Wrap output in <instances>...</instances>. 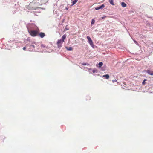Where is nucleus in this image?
<instances>
[{
  "instance_id": "obj_1",
  "label": "nucleus",
  "mask_w": 153,
  "mask_h": 153,
  "mask_svg": "<svg viewBox=\"0 0 153 153\" xmlns=\"http://www.w3.org/2000/svg\"><path fill=\"white\" fill-rule=\"evenodd\" d=\"M41 5L42 4L39 2V0H34L32 2L29 4L27 7V8L30 10H35L38 8H40L38 7Z\"/></svg>"
},
{
  "instance_id": "obj_2",
  "label": "nucleus",
  "mask_w": 153,
  "mask_h": 153,
  "mask_svg": "<svg viewBox=\"0 0 153 153\" xmlns=\"http://www.w3.org/2000/svg\"><path fill=\"white\" fill-rule=\"evenodd\" d=\"M29 33L32 36L34 37L37 36L39 32V29L37 28L36 30H31L28 31Z\"/></svg>"
},
{
  "instance_id": "obj_3",
  "label": "nucleus",
  "mask_w": 153,
  "mask_h": 153,
  "mask_svg": "<svg viewBox=\"0 0 153 153\" xmlns=\"http://www.w3.org/2000/svg\"><path fill=\"white\" fill-rule=\"evenodd\" d=\"M87 38L88 40V42L91 46H93L94 45L91 39L89 36H87Z\"/></svg>"
},
{
  "instance_id": "obj_4",
  "label": "nucleus",
  "mask_w": 153,
  "mask_h": 153,
  "mask_svg": "<svg viewBox=\"0 0 153 153\" xmlns=\"http://www.w3.org/2000/svg\"><path fill=\"white\" fill-rule=\"evenodd\" d=\"M64 42V41L62 40L61 39L59 40L57 42V44L58 47H61L62 43Z\"/></svg>"
},
{
  "instance_id": "obj_5",
  "label": "nucleus",
  "mask_w": 153,
  "mask_h": 153,
  "mask_svg": "<svg viewBox=\"0 0 153 153\" xmlns=\"http://www.w3.org/2000/svg\"><path fill=\"white\" fill-rule=\"evenodd\" d=\"M49 0H40L39 1L42 4H45L47 3Z\"/></svg>"
},
{
  "instance_id": "obj_6",
  "label": "nucleus",
  "mask_w": 153,
  "mask_h": 153,
  "mask_svg": "<svg viewBox=\"0 0 153 153\" xmlns=\"http://www.w3.org/2000/svg\"><path fill=\"white\" fill-rule=\"evenodd\" d=\"M105 7V5L104 4H103L101 6H100L99 7H96L95 8L96 10H98L100 9H102Z\"/></svg>"
},
{
  "instance_id": "obj_7",
  "label": "nucleus",
  "mask_w": 153,
  "mask_h": 153,
  "mask_svg": "<svg viewBox=\"0 0 153 153\" xmlns=\"http://www.w3.org/2000/svg\"><path fill=\"white\" fill-rule=\"evenodd\" d=\"M41 48L43 49H45L48 48V47L44 44H42L41 45Z\"/></svg>"
},
{
  "instance_id": "obj_8",
  "label": "nucleus",
  "mask_w": 153,
  "mask_h": 153,
  "mask_svg": "<svg viewBox=\"0 0 153 153\" xmlns=\"http://www.w3.org/2000/svg\"><path fill=\"white\" fill-rule=\"evenodd\" d=\"M146 72L149 74L153 75V71L148 70L146 71Z\"/></svg>"
},
{
  "instance_id": "obj_9",
  "label": "nucleus",
  "mask_w": 153,
  "mask_h": 153,
  "mask_svg": "<svg viewBox=\"0 0 153 153\" xmlns=\"http://www.w3.org/2000/svg\"><path fill=\"white\" fill-rule=\"evenodd\" d=\"M38 35L42 38H43L45 36V33L43 32H41L39 33Z\"/></svg>"
},
{
  "instance_id": "obj_10",
  "label": "nucleus",
  "mask_w": 153,
  "mask_h": 153,
  "mask_svg": "<svg viewBox=\"0 0 153 153\" xmlns=\"http://www.w3.org/2000/svg\"><path fill=\"white\" fill-rule=\"evenodd\" d=\"M66 34H64L62 37V39H61L62 40L64 41V39L66 38Z\"/></svg>"
},
{
  "instance_id": "obj_11",
  "label": "nucleus",
  "mask_w": 153,
  "mask_h": 153,
  "mask_svg": "<svg viewBox=\"0 0 153 153\" xmlns=\"http://www.w3.org/2000/svg\"><path fill=\"white\" fill-rule=\"evenodd\" d=\"M109 2L111 4L113 5H114V1L113 0H109Z\"/></svg>"
},
{
  "instance_id": "obj_12",
  "label": "nucleus",
  "mask_w": 153,
  "mask_h": 153,
  "mask_svg": "<svg viewBox=\"0 0 153 153\" xmlns=\"http://www.w3.org/2000/svg\"><path fill=\"white\" fill-rule=\"evenodd\" d=\"M109 76L108 74H106L103 76V77H105L106 79H108L109 78Z\"/></svg>"
},
{
  "instance_id": "obj_13",
  "label": "nucleus",
  "mask_w": 153,
  "mask_h": 153,
  "mask_svg": "<svg viewBox=\"0 0 153 153\" xmlns=\"http://www.w3.org/2000/svg\"><path fill=\"white\" fill-rule=\"evenodd\" d=\"M121 5L123 7H125L126 6V4L124 2H122L121 4Z\"/></svg>"
},
{
  "instance_id": "obj_14",
  "label": "nucleus",
  "mask_w": 153,
  "mask_h": 153,
  "mask_svg": "<svg viewBox=\"0 0 153 153\" xmlns=\"http://www.w3.org/2000/svg\"><path fill=\"white\" fill-rule=\"evenodd\" d=\"M78 0H74L72 1V5H73L75 4L78 1Z\"/></svg>"
},
{
  "instance_id": "obj_15",
  "label": "nucleus",
  "mask_w": 153,
  "mask_h": 153,
  "mask_svg": "<svg viewBox=\"0 0 153 153\" xmlns=\"http://www.w3.org/2000/svg\"><path fill=\"white\" fill-rule=\"evenodd\" d=\"M66 49L67 50L69 51L72 50H73V48L72 47H69L68 48H66Z\"/></svg>"
},
{
  "instance_id": "obj_16",
  "label": "nucleus",
  "mask_w": 153,
  "mask_h": 153,
  "mask_svg": "<svg viewBox=\"0 0 153 153\" xmlns=\"http://www.w3.org/2000/svg\"><path fill=\"white\" fill-rule=\"evenodd\" d=\"M103 65V63L102 62H100L99 63V67H101Z\"/></svg>"
},
{
  "instance_id": "obj_17",
  "label": "nucleus",
  "mask_w": 153,
  "mask_h": 153,
  "mask_svg": "<svg viewBox=\"0 0 153 153\" xmlns=\"http://www.w3.org/2000/svg\"><path fill=\"white\" fill-rule=\"evenodd\" d=\"M95 21L94 19H92V20L91 22V24L92 25L93 24L95 23Z\"/></svg>"
},
{
  "instance_id": "obj_18",
  "label": "nucleus",
  "mask_w": 153,
  "mask_h": 153,
  "mask_svg": "<svg viewBox=\"0 0 153 153\" xmlns=\"http://www.w3.org/2000/svg\"><path fill=\"white\" fill-rule=\"evenodd\" d=\"M146 79H145L143 80V82H142V84L143 85H144L145 84V81H146Z\"/></svg>"
},
{
  "instance_id": "obj_19",
  "label": "nucleus",
  "mask_w": 153,
  "mask_h": 153,
  "mask_svg": "<svg viewBox=\"0 0 153 153\" xmlns=\"http://www.w3.org/2000/svg\"><path fill=\"white\" fill-rule=\"evenodd\" d=\"M82 64L83 65H88L86 63H83Z\"/></svg>"
},
{
  "instance_id": "obj_20",
  "label": "nucleus",
  "mask_w": 153,
  "mask_h": 153,
  "mask_svg": "<svg viewBox=\"0 0 153 153\" xmlns=\"http://www.w3.org/2000/svg\"><path fill=\"white\" fill-rule=\"evenodd\" d=\"M117 82V80H116V79H115L114 80H112V82Z\"/></svg>"
},
{
  "instance_id": "obj_21",
  "label": "nucleus",
  "mask_w": 153,
  "mask_h": 153,
  "mask_svg": "<svg viewBox=\"0 0 153 153\" xmlns=\"http://www.w3.org/2000/svg\"><path fill=\"white\" fill-rule=\"evenodd\" d=\"M26 49V48L25 47H23V49L24 50H25Z\"/></svg>"
},
{
  "instance_id": "obj_22",
  "label": "nucleus",
  "mask_w": 153,
  "mask_h": 153,
  "mask_svg": "<svg viewBox=\"0 0 153 153\" xmlns=\"http://www.w3.org/2000/svg\"><path fill=\"white\" fill-rule=\"evenodd\" d=\"M105 17V16L102 17V19H104Z\"/></svg>"
},
{
  "instance_id": "obj_23",
  "label": "nucleus",
  "mask_w": 153,
  "mask_h": 153,
  "mask_svg": "<svg viewBox=\"0 0 153 153\" xmlns=\"http://www.w3.org/2000/svg\"><path fill=\"white\" fill-rule=\"evenodd\" d=\"M31 46H33V47H34V45H32Z\"/></svg>"
}]
</instances>
